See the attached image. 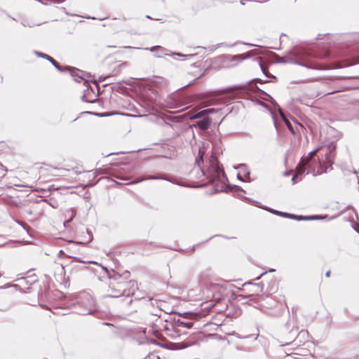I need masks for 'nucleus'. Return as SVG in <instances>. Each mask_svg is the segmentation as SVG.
<instances>
[{
  "label": "nucleus",
  "mask_w": 359,
  "mask_h": 359,
  "mask_svg": "<svg viewBox=\"0 0 359 359\" xmlns=\"http://www.w3.org/2000/svg\"><path fill=\"white\" fill-rule=\"evenodd\" d=\"M172 346V348H174V349H183V348H185L188 347L189 346H190V344H188L185 342H182V343L173 344Z\"/></svg>",
  "instance_id": "3"
},
{
  "label": "nucleus",
  "mask_w": 359,
  "mask_h": 359,
  "mask_svg": "<svg viewBox=\"0 0 359 359\" xmlns=\"http://www.w3.org/2000/svg\"><path fill=\"white\" fill-rule=\"evenodd\" d=\"M274 271V269L269 270V272Z\"/></svg>",
  "instance_id": "10"
},
{
  "label": "nucleus",
  "mask_w": 359,
  "mask_h": 359,
  "mask_svg": "<svg viewBox=\"0 0 359 359\" xmlns=\"http://www.w3.org/2000/svg\"><path fill=\"white\" fill-rule=\"evenodd\" d=\"M276 214L278 215H283V216H286L287 214L286 213H283V212H275Z\"/></svg>",
  "instance_id": "8"
},
{
  "label": "nucleus",
  "mask_w": 359,
  "mask_h": 359,
  "mask_svg": "<svg viewBox=\"0 0 359 359\" xmlns=\"http://www.w3.org/2000/svg\"><path fill=\"white\" fill-rule=\"evenodd\" d=\"M96 115L98 116H100V117H104V116H110L111 114H96Z\"/></svg>",
  "instance_id": "6"
},
{
  "label": "nucleus",
  "mask_w": 359,
  "mask_h": 359,
  "mask_svg": "<svg viewBox=\"0 0 359 359\" xmlns=\"http://www.w3.org/2000/svg\"><path fill=\"white\" fill-rule=\"evenodd\" d=\"M319 149H316L308 154L306 156L303 157L301 159V161L298 164L297 167V170H298V172H304V166L316 155V154L318 151Z\"/></svg>",
  "instance_id": "1"
},
{
  "label": "nucleus",
  "mask_w": 359,
  "mask_h": 359,
  "mask_svg": "<svg viewBox=\"0 0 359 359\" xmlns=\"http://www.w3.org/2000/svg\"><path fill=\"white\" fill-rule=\"evenodd\" d=\"M210 123L211 120L209 118H204L203 119L197 123V126L201 129L205 130L209 127Z\"/></svg>",
  "instance_id": "2"
},
{
  "label": "nucleus",
  "mask_w": 359,
  "mask_h": 359,
  "mask_svg": "<svg viewBox=\"0 0 359 359\" xmlns=\"http://www.w3.org/2000/svg\"><path fill=\"white\" fill-rule=\"evenodd\" d=\"M38 55L41 57H45L47 60H48L57 69H60L59 67L57 66V65L56 64V62L52 57H50V56H48L47 55L43 54V53H38Z\"/></svg>",
  "instance_id": "4"
},
{
  "label": "nucleus",
  "mask_w": 359,
  "mask_h": 359,
  "mask_svg": "<svg viewBox=\"0 0 359 359\" xmlns=\"http://www.w3.org/2000/svg\"><path fill=\"white\" fill-rule=\"evenodd\" d=\"M330 274V271H327L325 275L327 277H329Z\"/></svg>",
  "instance_id": "9"
},
{
  "label": "nucleus",
  "mask_w": 359,
  "mask_h": 359,
  "mask_svg": "<svg viewBox=\"0 0 359 359\" xmlns=\"http://www.w3.org/2000/svg\"><path fill=\"white\" fill-rule=\"evenodd\" d=\"M212 111V110L210 109H208V110H205V111H201V112H198V114H196V115H194L192 118H200L202 116L203 114H206V113H209Z\"/></svg>",
  "instance_id": "5"
},
{
  "label": "nucleus",
  "mask_w": 359,
  "mask_h": 359,
  "mask_svg": "<svg viewBox=\"0 0 359 359\" xmlns=\"http://www.w3.org/2000/svg\"><path fill=\"white\" fill-rule=\"evenodd\" d=\"M301 173H302V172H298V170L297 171V174H296V175L292 177V182L293 183H294V181H295V179H296V177H297V175L301 174Z\"/></svg>",
  "instance_id": "7"
}]
</instances>
